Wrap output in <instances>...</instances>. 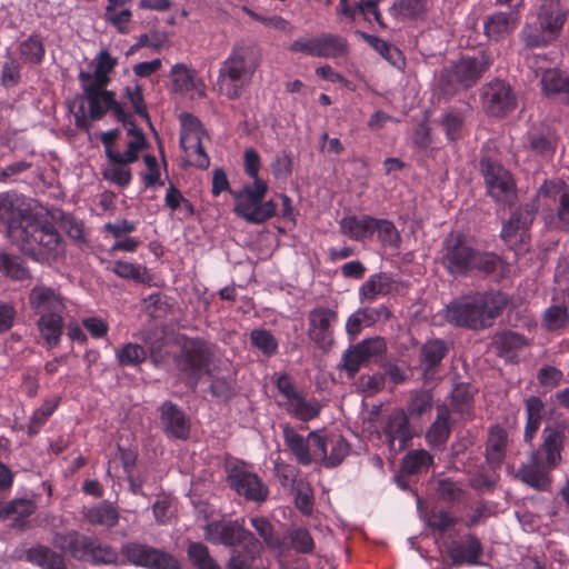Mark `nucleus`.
Masks as SVG:
<instances>
[{"label": "nucleus", "mask_w": 569, "mask_h": 569, "mask_svg": "<svg viewBox=\"0 0 569 569\" xmlns=\"http://www.w3.org/2000/svg\"><path fill=\"white\" fill-rule=\"evenodd\" d=\"M480 97L483 112L496 119L506 118L518 104V98L512 87L498 78L481 87Z\"/></svg>", "instance_id": "8"}, {"label": "nucleus", "mask_w": 569, "mask_h": 569, "mask_svg": "<svg viewBox=\"0 0 569 569\" xmlns=\"http://www.w3.org/2000/svg\"><path fill=\"white\" fill-rule=\"evenodd\" d=\"M60 401V397L46 399L43 403L33 411L28 423V435L34 436L40 431V429L47 423L49 418L58 409Z\"/></svg>", "instance_id": "41"}, {"label": "nucleus", "mask_w": 569, "mask_h": 569, "mask_svg": "<svg viewBox=\"0 0 569 569\" xmlns=\"http://www.w3.org/2000/svg\"><path fill=\"white\" fill-rule=\"evenodd\" d=\"M569 425L566 420L553 421L545 426L542 442L516 472V478L538 491H549L551 486L550 471L556 469L561 460V452L567 439Z\"/></svg>", "instance_id": "3"}, {"label": "nucleus", "mask_w": 569, "mask_h": 569, "mask_svg": "<svg viewBox=\"0 0 569 569\" xmlns=\"http://www.w3.org/2000/svg\"><path fill=\"white\" fill-rule=\"evenodd\" d=\"M520 11L513 9L507 12L497 11L488 16L483 22L485 34L495 41H499L510 34L518 26Z\"/></svg>", "instance_id": "25"}, {"label": "nucleus", "mask_w": 569, "mask_h": 569, "mask_svg": "<svg viewBox=\"0 0 569 569\" xmlns=\"http://www.w3.org/2000/svg\"><path fill=\"white\" fill-rule=\"evenodd\" d=\"M19 61L27 66H40L46 58V46L43 37L32 32L27 39L20 41L17 47Z\"/></svg>", "instance_id": "28"}, {"label": "nucleus", "mask_w": 569, "mask_h": 569, "mask_svg": "<svg viewBox=\"0 0 569 569\" xmlns=\"http://www.w3.org/2000/svg\"><path fill=\"white\" fill-rule=\"evenodd\" d=\"M174 91L189 92L194 88V76L187 66L178 63L171 70Z\"/></svg>", "instance_id": "55"}, {"label": "nucleus", "mask_w": 569, "mask_h": 569, "mask_svg": "<svg viewBox=\"0 0 569 569\" xmlns=\"http://www.w3.org/2000/svg\"><path fill=\"white\" fill-rule=\"evenodd\" d=\"M126 159L120 158L119 151L109 148V180L120 187H126L131 181V170Z\"/></svg>", "instance_id": "42"}, {"label": "nucleus", "mask_w": 569, "mask_h": 569, "mask_svg": "<svg viewBox=\"0 0 569 569\" xmlns=\"http://www.w3.org/2000/svg\"><path fill=\"white\" fill-rule=\"evenodd\" d=\"M213 353L209 343L202 339H188L180 353L173 357V362L186 381L193 391L197 389L203 375L211 376L209 369L212 362Z\"/></svg>", "instance_id": "7"}, {"label": "nucleus", "mask_w": 569, "mask_h": 569, "mask_svg": "<svg viewBox=\"0 0 569 569\" xmlns=\"http://www.w3.org/2000/svg\"><path fill=\"white\" fill-rule=\"evenodd\" d=\"M56 542L78 560L107 563V548H103L97 540L77 531H70L62 536L58 535Z\"/></svg>", "instance_id": "12"}, {"label": "nucleus", "mask_w": 569, "mask_h": 569, "mask_svg": "<svg viewBox=\"0 0 569 569\" xmlns=\"http://www.w3.org/2000/svg\"><path fill=\"white\" fill-rule=\"evenodd\" d=\"M449 419V409L445 405L438 406L437 418L426 432V438L430 445L442 446L447 442L451 432Z\"/></svg>", "instance_id": "34"}, {"label": "nucleus", "mask_w": 569, "mask_h": 569, "mask_svg": "<svg viewBox=\"0 0 569 569\" xmlns=\"http://www.w3.org/2000/svg\"><path fill=\"white\" fill-rule=\"evenodd\" d=\"M450 343L441 338L428 339L419 349L418 369L425 383L439 378L443 359L448 356Z\"/></svg>", "instance_id": "14"}, {"label": "nucleus", "mask_w": 569, "mask_h": 569, "mask_svg": "<svg viewBox=\"0 0 569 569\" xmlns=\"http://www.w3.org/2000/svg\"><path fill=\"white\" fill-rule=\"evenodd\" d=\"M209 390L213 398L223 402H228L237 393L234 382L223 377H212Z\"/></svg>", "instance_id": "59"}, {"label": "nucleus", "mask_w": 569, "mask_h": 569, "mask_svg": "<svg viewBox=\"0 0 569 569\" xmlns=\"http://www.w3.org/2000/svg\"><path fill=\"white\" fill-rule=\"evenodd\" d=\"M337 319V312L329 308H315L309 312L308 337L315 345L327 352L333 345L331 322Z\"/></svg>", "instance_id": "22"}, {"label": "nucleus", "mask_w": 569, "mask_h": 569, "mask_svg": "<svg viewBox=\"0 0 569 569\" xmlns=\"http://www.w3.org/2000/svg\"><path fill=\"white\" fill-rule=\"evenodd\" d=\"M289 50L312 57L337 58L347 53L348 44L340 36L322 33L311 39H298L290 44Z\"/></svg>", "instance_id": "13"}, {"label": "nucleus", "mask_w": 569, "mask_h": 569, "mask_svg": "<svg viewBox=\"0 0 569 569\" xmlns=\"http://www.w3.org/2000/svg\"><path fill=\"white\" fill-rule=\"evenodd\" d=\"M376 224V218L370 216H363L361 218L350 216L340 221L342 233L355 240H361L372 234V226Z\"/></svg>", "instance_id": "37"}, {"label": "nucleus", "mask_w": 569, "mask_h": 569, "mask_svg": "<svg viewBox=\"0 0 569 569\" xmlns=\"http://www.w3.org/2000/svg\"><path fill=\"white\" fill-rule=\"evenodd\" d=\"M488 193L500 203L511 206L516 199V187L511 174L489 157L480 160Z\"/></svg>", "instance_id": "10"}, {"label": "nucleus", "mask_w": 569, "mask_h": 569, "mask_svg": "<svg viewBox=\"0 0 569 569\" xmlns=\"http://www.w3.org/2000/svg\"><path fill=\"white\" fill-rule=\"evenodd\" d=\"M499 476L489 475L485 467H480L476 473L469 479V486L478 492H492L497 486Z\"/></svg>", "instance_id": "60"}, {"label": "nucleus", "mask_w": 569, "mask_h": 569, "mask_svg": "<svg viewBox=\"0 0 569 569\" xmlns=\"http://www.w3.org/2000/svg\"><path fill=\"white\" fill-rule=\"evenodd\" d=\"M32 310L41 316L62 313L64 305L60 296L51 288L34 287L29 296Z\"/></svg>", "instance_id": "26"}, {"label": "nucleus", "mask_w": 569, "mask_h": 569, "mask_svg": "<svg viewBox=\"0 0 569 569\" xmlns=\"http://www.w3.org/2000/svg\"><path fill=\"white\" fill-rule=\"evenodd\" d=\"M292 412L302 421H309L319 416L321 405L318 401L309 402L299 395L291 403Z\"/></svg>", "instance_id": "56"}, {"label": "nucleus", "mask_w": 569, "mask_h": 569, "mask_svg": "<svg viewBox=\"0 0 569 569\" xmlns=\"http://www.w3.org/2000/svg\"><path fill=\"white\" fill-rule=\"evenodd\" d=\"M386 348V342L380 337L366 339L345 352L341 368L347 371L349 378H353L365 362L382 355Z\"/></svg>", "instance_id": "19"}, {"label": "nucleus", "mask_w": 569, "mask_h": 569, "mask_svg": "<svg viewBox=\"0 0 569 569\" xmlns=\"http://www.w3.org/2000/svg\"><path fill=\"white\" fill-rule=\"evenodd\" d=\"M507 431L496 425L489 429L486 443V461L493 468L500 467L506 457Z\"/></svg>", "instance_id": "32"}, {"label": "nucleus", "mask_w": 569, "mask_h": 569, "mask_svg": "<svg viewBox=\"0 0 569 569\" xmlns=\"http://www.w3.org/2000/svg\"><path fill=\"white\" fill-rule=\"evenodd\" d=\"M268 192L264 180H256L252 184H244L240 190H229L234 200L233 212L247 222L260 224L276 216L277 202L263 201Z\"/></svg>", "instance_id": "6"}, {"label": "nucleus", "mask_w": 569, "mask_h": 569, "mask_svg": "<svg viewBox=\"0 0 569 569\" xmlns=\"http://www.w3.org/2000/svg\"><path fill=\"white\" fill-rule=\"evenodd\" d=\"M436 493L438 499L448 503H458L465 498V490L450 478L440 479L437 482Z\"/></svg>", "instance_id": "48"}, {"label": "nucleus", "mask_w": 569, "mask_h": 569, "mask_svg": "<svg viewBox=\"0 0 569 569\" xmlns=\"http://www.w3.org/2000/svg\"><path fill=\"white\" fill-rule=\"evenodd\" d=\"M122 553L136 566L149 569H180L179 561L171 553L148 545L128 543L122 547Z\"/></svg>", "instance_id": "15"}, {"label": "nucleus", "mask_w": 569, "mask_h": 569, "mask_svg": "<svg viewBox=\"0 0 569 569\" xmlns=\"http://www.w3.org/2000/svg\"><path fill=\"white\" fill-rule=\"evenodd\" d=\"M508 303V296L501 291L477 292L450 302L446 318L457 327L485 330L493 326Z\"/></svg>", "instance_id": "4"}, {"label": "nucleus", "mask_w": 569, "mask_h": 569, "mask_svg": "<svg viewBox=\"0 0 569 569\" xmlns=\"http://www.w3.org/2000/svg\"><path fill=\"white\" fill-rule=\"evenodd\" d=\"M251 526L256 529L258 535L263 539L264 543L271 549H281L282 541L274 535L273 526L264 517H254L250 519Z\"/></svg>", "instance_id": "52"}, {"label": "nucleus", "mask_w": 569, "mask_h": 569, "mask_svg": "<svg viewBox=\"0 0 569 569\" xmlns=\"http://www.w3.org/2000/svg\"><path fill=\"white\" fill-rule=\"evenodd\" d=\"M283 437L288 448L296 456L297 460L302 465H310L311 457L309 452L308 440H306L290 427L284 428Z\"/></svg>", "instance_id": "44"}, {"label": "nucleus", "mask_w": 569, "mask_h": 569, "mask_svg": "<svg viewBox=\"0 0 569 569\" xmlns=\"http://www.w3.org/2000/svg\"><path fill=\"white\" fill-rule=\"evenodd\" d=\"M481 553V542L472 535L467 536L466 543H453L448 549V556L453 566L477 565Z\"/></svg>", "instance_id": "29"}, {"label": "nucleus", "mask_w": 569, "mask_h": 569, "mask_svg": "<svg viewBox=\"0 0 569 569\" xmlns=\"http://www.w3.org/2000/svg\"><path fill=\"white\" fill-rule=\"evenodd\" d=\"M143 342L154 359L162 357L163 348L167 345L164 329L159 327L149 329L144 332Z\"/></svg>", "instance_id": "57"}, {"label": "nucleus", "mask_w": 569, "mask_h": 569, "mask_svg": "<svg viewBox=\"0 0 569 569\" xmlns=\"http://www.w3.org/2000/svg\"><path fill=\"white\" fill-rule=\"evenodd\" d=\"M180 121L182 126V130L180 133V147L184 151H188L187 143H189L191 139L202 137L206 133V130L203 129L200 120L191 113H181Z\"/></svg>", "instance_id": "46"}, {"label": "nucleus", "mask_w": 569, "mask_h": 569, "mask_svg": "<svg viewBox=\"0 0 569 569\" xmlns=\"http://www.w3.org/2000/svg\"><path fill=\"white\" fill-rule=\"evenodd\" d=\"M262 551V543L258 545L254 550L248 549H233L226 565V569H250L253 561L260 556Z\"/></svg>", "instance_id": "50"}, {"label": "nucleus", "mask_w": 569, "mask_h": 569, "mask_svg": "<svg viewBox=\"0 0 569 569\" xmlns=\"http://www.w3.org/2000/svg\"><path fill=\"white\" fill-rule=\"evenodd\" d=\"M475 248L468 244L460 232H450L442 242L441 264L452 276H466L470 272Z\"/></svg>", "instance_id": "9"}, {"label": "nucleus", "mask_w": 569, "mask_h": 569, "mask_svg": "<svg viewBox=\"0 0 569 569\" xmlns=\"http://www.w3.org/2000/svg\"><path fill=\"white\" fill-rule=\"evenodd\" d=\"M159 419L163 432L178 440H187L190 437L191 422L186 412L176 403L166 400L159 408Z\"/></svg>", "instance_id": "23"}, {"label": "nucleus", "mask_w": 569, "mask_h": 569, "mask_svg": "<svg viewBox=\"0 0 569 569\" xmlns=\"http://www.w3.org/2000/svg\"><path fill=\"white\" fill-rule=\"evenodd\" d=\"M433 407V395L431 390L419 389L410 395L407 403V415L412 418H419L429 412Z\"/></svg>", "instance_id": "43"}, {"label": "nucleus", "mask_w": 569, "mask_h": 569, "mask_svg": "<svg viewBox=\"0 0 569 569\" xmlns=\"http://www.w3.org/2000/svg\"><path fill=\"white\" fill-rule=\"evenodd\" d=\"M26 560L41 569H68L61 553L42 545L29 548L26 552Z\"/></svg>", "instance_id": "30"}, {"label": "nucleus", "mask_w": 569, "mask_h": 569, "mask_svg": "<svg viewBox=\"0 0 569 569\" xmlns=\"http://www.w3.org/2000/svg\"><path fill=\"white\" fill-rule=\"evenodd\" d=\"M433 465V457L425 449L409 450L401 461V470L407 475L427 471Z\"/></svg>", "instance_id": "39"}, {"label": "nucleus", "mask_w": 569, "mask_h": 569, "mask_svg": "<svg viewBox=\"0 0 569 569\" xmlns=\"http://www.w3.org/2000/svg\"><path fill=\"white\" fill-rule=\"evenodd\" d=\"M22 63L9 57L2 64L1 83L6 88L16 87L21 80Z\"/></svg>", "instance_id": "61"}, {"label": "nucleus", "mask_w": 569, "mask_h": 569, "mask_svg": "<svg viewBox=\"0 0 569 569\" xmlns=\"http://www.w3.org/2000/svg\"><path fill=\"white\" fill-rule=\"evenodd\" d=\"M428 0H398L393 3L391 10L397 14L416 19L427 10Z\"/></svg>", "instance_id": "58"}, {"label": "nucleus", "mask_w": 569, "mask_h": 569, "mask_svg": "<svg viewBox=\"0 0 569 569\" xmlns=\"http://www.w3.org/2000/svg\"><path fill=\"white\" fill-rule=\"evenodd\" d=\"M292 548L299 553H312L315 542L310 532L306 528H298L289 535Z\"/></svg>", "instance_id": "62"}, {"label": "nucleus", "mask_w": 569, "mask_h": 569, "mask_svg": "<svg viewBox=\"0 0 569 569\" xmlns=\"http://www.w3.org/2000/svg\"><path fill=\"white\" fill-rule=\"evenodd\" d=\"M383 433L388 439L389 450L395 455L407 449L413 438L409 418L405 409H393L386 421Z\"/></svg>", "instance_id": "18"}, {"label": "nucleus", "mask_w": 569, "mask_h": 569, "mask_svg": "<svg viewBox=\"0 0 569 569\" xmlns=\"http://www.w3.org/2000/svg\"><path fill=\"white\" fill-rule=\"evenodd\" d=\"M109 111H112L117 119L122 122L123 127L127 128L128 136L132 139L127 143V150L120 152V158L126 159L128 162H136L139 159V151L147 148L148 141L142 130L137 127L132 116L126 113L121 104L116 100V94L109 91Z\"/></svg>", "instance_id": "17"}, {"label": "nucleus", "mask_w": 569, "mask_h": 569, "mask_svg": "<svg viewBox=\"0 0 569 569\" xmlns=\"http://www.w3.org/2000/svg\"><path fill=\"white\" fill-rule=\"evenodd\" d=\"M250 338L252 345L266 355H273L278 348L276 338L268 330H253Z\"/></svg>", "instance_id": "64"}, {"label": "nucleus", "mask_w": 569, "mask_h": 569, "mask_svg": "<svg viewBox=\"0 0 569 569\" xmlns=\"http://www.w3.org/2000/svg\"><path fill=\"white\" fill-rule=\"evenodd\" d=\"M207 536H217L216 542L241 549L254 550L261 542L239 520L212 521L206 526Z\"/></svg>", "instance_id": "11"}, {"label": "nucleus", "mask_w": 569, "mask_h": 569, "mask_svg": "<svg viewBox=\"0 0 569 569\" xmlns=\"http://www.w3.org/2000/svg\"><path fill=\"white\" fill-rule=\"evenodd\" d=\"M189 560L197 569H221L202 542H190L187 549Z\"/></svg>", "instance_id": "45"}, {"label": "nucleus", "mask_w": 569, "mask_h": 569, "mask_svg": "<svg viewBox=\"0 0 569 569\" xmlns=\"http://www.w3.org/2000/svg\"><path fill=\"white\" fill-rule=\"evenodd\" d=\"M529 345V340L518 332L503 330L492 338V347L500 358L512 359L517 351Z\"/></svg>", "instance_id": "31"}, {"label": "nucleus", "mask_w": 569, "mask_h": 569, "mask_svg": "<svg viewBox=\"0 0 569 569\" xmlns=\"http://www.w3.org/2000/svg\"><path fill=\"white\" fill-rule=\"evenodd\" d=\"M476 389L466 382L456 383L451 391V407L455 412H458L463 419L470 420L473 418V396Z\"/></svg>", "instance_id": "33"}, {"label": "nucleus", "mask_w": 569, "mask_h": 569, "mask_svg": "<svg viewBox=\"0 0 569 569\" xmlns=\"http://www.w3.org/2000/svg\"><path fill=\"white\" fill-rule=\"evenodd\" d=\"M471 260L470 271L476 269L486 276L496 272L501 263V259L497 254L482 252L477 249H475V254Z\"/></svg>", "instance_id": "51"}, {"label": "nucleus", "mask_w": 569, "mask_h": 569, "mask_svg": "<svg viewBox=\"0 0 569 569\" xmlns=\"http://www.w3.org/2000/svg\"><path fill=\"white\" fill-rule=\"evenodd\" d=\"M542 93L548 98L560 96L561 103L569 104V76L557 69H547L540 79Z\"/></svg>", "instance_id": "27"}, {"label": "nucleus", "mask_w": 569, "mask_h": 569, "mask_svg": "<svg viewBox=\"0 0 569 569\" xmlns=\"http://www.w3.org/2000/svg\"><path fill=\"white\" fill-rule=\"evenodd\" d=\"M329 445H330V453L328 455L326 452V457L322 458V463L327 468H335L339 466L346 456L350 451V446L347 442V440L341 437H330L329 438Z\"/></svg>", "instance_id": "47"}, {"label": "nucleus", "mask_w": 569, "mask_h": 569, "mask_svg": "<svg viewBox=\"0 0 569 569\" xmlns=\"http://www.w3.org/2000/svg\"><path fill=\"white\" fill-rule=\"evenodd\" d=\"M36 503L30 499H16L6 503L7 518L24 519L36 511Z\"/></svg>", "instance_id": "63"}, {"label": "nucleus", "mask_w": 569, "mask_h": 569, "mask_svg": "<svg viewBox=\"0 0 569 569\" xmlns=\"http://www.w3.org/2000/svg\"><path fill=\"white\" fill-rule=\"evenodd\" d=\"M227 480L229 486L247 500L262 502L268 497V487L256 473L242 467H233Z\"/></svg>", "instance_id": "21"}, {"label": "nucleus", "mask_w": 569, "mask_h": 569, "mask_svg": "<svg viewBox=\"0 0 569 569\" xmlns=\"http://www.w3.org/2000/svg\"><path fill=\"white\" fill-rule=\"evenodd\" d=\"M37 325L49 348H54L60 343L63 328L62 313L41 316Z\"/></svg>", "instance_id": "36"}, {"label": "nucleus", "mask_w": 569, "mask_h": 569, "mask_svg": "<svg viewBox=\"0 0 569 569\" xmlns=\"http://www.w3.org/2000/svg\"><path fill=\"white\" fill-rule=\"evenodd\" d=\"M0 222L8 240L21 252L40 262H50L63 252V240L54 224L0 196Z\"/></svg>", "instance_id": "1"}, {"label": "nucleus", "mask_w": 569, "mask_h": 569, "mask_svg": "<svg viewBox=\"0 0 569 569\" xmlns=\"http://www.w3.org/2000/svg\"><path fill=\"white\" fill-rule=\"evenodd\" d=\"M0 272L16 281H23L31 277L24 260L20 256L8 252H0Z\"/></svg>", "instance_id": "38"}, {"label": "nucleus", "mask_w": 569, "mask_h": 569, "mask_svg": "<svg viewBox=\"0 0 569 569\" xmlns=\"http://www.w3.org/2000/svg\"><path fill=\"white\" fill-rule=\"evenodd\" d=\"M395 281L385 272L371 276L360 287L359 296L361 301H372L379 295H388L392 290Z\"/></svg>", "instance_id": "35"}, {"label": "nucleus", "mask_w": 569, "mask_h": 569, "mask_svg": "<svg viewBox=\"0 0 569 569\" xmlns=\"http://www.w3.org/2000/svg\"><path fill=\"white\" fill-rule=\"evenodd\" d=\"M78 78L82 91L68 102L74 124L91 143L100 141L107 151V131H91V123L107 113V49H101L96 62L81 70Z\"/></svg>", "instance_id": "2"}, {"label": "nucleus", "mask_w": 569, "mask_h": 569, "mask_svg": "<svg viewBox=\"0 0 569 569\" xmlns=\"http://www.w3.org/2000/svg\"><path fill=\"white\" fill-rule=\"evenodd\" d=\"M537 207L532 203H526L517 209L510 219L503 223L501 238L510 248L522 243L529 237L527 231L533 222Z\"/></svg>", "instance_id": "20"}, {"label": "nucleus", "mask_w": 569, "mask_h": 569, "mask_svg": "<svg viewBox=\"0 0 569 569\" xmlns=\"http://www.w3.org/2000/svg\"><path fill=\"white\" fill-rule=\"evenodd\" d=\"M377 224L372 226V232H378V238L386 247L399 248L401 237L397 231L395 224L385 219H376Z\"/></svg>", "instance_id": "53"}, {"label": "nucleus", "mask_w": 569, "mask_h": 569, "mask_svg": "<svg viewBox=\"0 0 569 569\" xmlns=\"http://www.w3.org/2000/svg\"><path fill=\"white\" fill-rule=\"evenodd\" d=\"M562 1L563 0H541L539 7V28L550 40H556L559 37L568 18L569 10Z\"/></svg>", "instance_id": "24"}, {"label": "nucleus", "mask_w": 569, "mask_h": 569, "mask_svg": "<svg viewBox=\"0 0 569 569\" xmlns=\"http://www.w3.org/2000/svg\"><path fill=\"white\" fill-rule=\"evenodd\" d=\"M258 67L257 54L251 47L236 46L223 62L220 77H228L232 82L247 83Z\"/></svg>", "instance_id": "16"}, {"label": "nucleus", "mask_w": 569, "mask_h": 569, "mask_svg": "<svg viewBox=\"0 0 569 569\" xmlns=\"http://www.w3.org/2000/svg\"><path fill=\"white\" fill-rule=\"evenodd\" d=\"M490 57L481 51L476 56L461 57L442 68L438 77V89L446 98L455 97L460 90L475 87L491 66Z\"/></svg>", "instance_id": "5"}, {"label": "nucleus", "mask_w": 569, "mask_h": 569, "mask_svg": "<svg viewBox=\"0 0 569 569\" xmlns=\"http://www.w3.org/2000/svg\"><path fill=\"white\" fill-rule=\"evenodd\" d=\"M113 272L121 278L131 279L138 283H149L151 281V276L146 267L134 266L127 261H117Z\"/></svg>", "instance_id": "49"}, {"label": "nucleus", "mask_w": 569, "mask_h": 569, "mask_svg": "<svg viewBox=\"0 0 569 569\" xmlns=\"http://www.w3.org/2000/svg\"><path fill=\"white\" fill-rule=\"evenodd\" d=\"M173 299L164 293L156 292L143 299V309L152 319H164L172 312Z\"/></svg>", "instance_id": "40"}, {"label": "nucleus", "mask_w": 569, "mask_h": 569, "mask_svg": "<svg viewBox=\"0 0 569 569\" xmlns=\"http://www.w3.org/2000/svg\"><path fill=\"white\" fill-rule=\"evenodd\" d=\"M569 321V313L565 306H550L543 313V326L549 331L563 328Z\"/></svg>", "instance_id": "54"}]
</instances>
